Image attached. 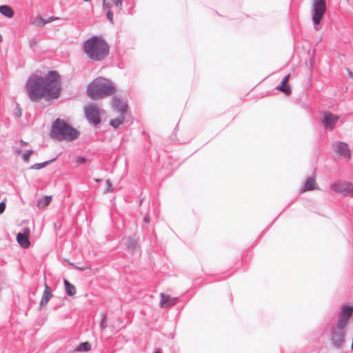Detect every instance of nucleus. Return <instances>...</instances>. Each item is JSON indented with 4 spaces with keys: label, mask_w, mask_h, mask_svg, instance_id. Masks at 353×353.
Wrapping results in <instances>:
<instances>
[{
    "label": "nucleus",
    "mask_w": 353,
    "mask_h": 353,
    "mask_svg": "<svg viewBox=\"0 0 353 353\" xmlns=\"http://www.w3.org/2000/svg\"><path fill=\"white\" fill-rule=\"evenodd\" d=\"M290 74H287L282 80L281 84L276 87V90L283 92V93L289 95L291 94V88L288 84V81L290 78Z\"/></svg>",
    "instance_id": "2eb2a0df"
},
{
    "label": "nucleus",
    "mask_w": 353,
    "mask_h": 353,
    "mask_svg": "<svg viewBox=\"0 0 353 353\" xmlns=\"http://www.w3.org/2000/svg\"><path fill=\"white\" fill-rule=\"evenodd\" d=\"M6 209V203L4 201L0 203V214H2Z\"/></svg>",
    "instance_id": "473e14b6"
},
{
    "label": "nucleus",
    "mask_w": 353,
    "mask_h": 353,
    "mask_svg": "<svg viewBox=\"0 0 353 353\" xmlns=\"http://www.w3.org/2000/svg\"><path fill=\"white\" fill-rule=\"evenodd\" d=\"M346 327L339 323L331 326L329 339L333 347L341 349L345 343Z\"/></svg>",
    "instance_id": "39448f33"
},
{
    "label": "nucleus",
    "mask_w": 353,
    "mask_h": 353,
    "mask_svg": "<svg viewBox=\"0 0 353 353\" xmlns=\"http://www.w3.org/2000/svg\"><path fill=\"white\" fill-rule=\"evenodd\" d=\"M127 102L118 96H114L112 99V108L114 110L120 114H125L128 110Z\"/></svg>",
    "instance_id": "f8f14e48"
},
{
    "label": "nucleus",
    "mask_w": 353,
    "mask_h": 353,
    "mask_svg": "<svg viewBox=\"0 0 353 353\" xmlns=\"http://www.w3.org/2000/svg\"><path fill=\"white\" fill-rule=\"evenodd\" d=\"M100 327L102 330H105V327H107L106 314H103V317H102V319L101 320V323H100Z\"/></svg>",
    "instance_id": "c85d7f7f"
},
{
    "label": "nucleus",
    "mask_w": 353,
    "mask_h": 353,
    "mask_svg": "<svg viewBox=\"0 0 353 353\" xmlns=\"http://www.w3.org/2000/svg\"><path fill=\"white\" fill-rule=\"evenodd\" d=\"M154 353H161V352L159 351H156Z\"/></svg>",
    "instance_id": "ea45409f"
},
{
    "label": "nucleus",
    "mask_w": 353,
    "mask_h": 353,
    "mask_svg": "<svg viewBox=\"0 0 353 353\" xmlns=\"http://www.w3.org/2000/svg\"><path fill=\"white\" fill-rule=\"evenodd\" d=\"M54 159H52V160H49V161H46L45 162H43V163H35L34 165H32L30 168L32 169V170H39V169H41L44 167H46V165H48V164H50V163H52Z\"/></svg>",
    "instance_id": "5701e85b"
},
{
    "label": "nucleus",
    "mask_w": 353,
    "mask_h": 353,
    "mask_svg": "<svg viewBox=\"0 0 353 353\" xmlns=\"http://www.w3.org/2000/svg\"><path fill=\"white\" fill-rule=\"evenodd\" d=\"M84 1H89L90 0H83Z\"/></svg>",
    "instance_id": "79ce46f5"
},
{
    "label": "nucleus",
    "mask_w": 353,
    "mask_h": 353,
    "mask_svg": "<svg viewBox=\"0 0 353 353\" xmlns=\"http://www.w3.org/2000/svg\"><path fill=\"white\" fill-rule=\"evenodd\" d=\"M107 1V0H102V1H103V2H105V1Z\"/></svg>",
    "instance_id": "a19ab883"
},
{
    "label": "nucleus",
    "mask_w": 353,
    "mask_h": 353,
    "mask_svg": "<svg viewBox=\"0 0 353 353\" xmlns=\"http://www.w3.org/2000/svg\"><path fill=\"white\" fill-rule=\"evenodd\" d=\"M14 114L18 118L21 117L22 115V110L19 107V104H17V106L14 110Z\"/></svg>",
    "instance_id": "cd10ccee"
},
{
    "label": "nucleus",
    "mask_w": 353,
    "mask_h": 353,
    "mask_svg": "<svg viewBox=\"0 0 353 353\" xmlns=\"http://www.w3.org/2000/svg\"><path fill=\"white\" fill-rule=\"evenodd\" d=\"M143 221L145 222V223H149L150 221V218L148 216H145L143 219Z\"/></svg>",
    "instance_id": "f704fd0d"
},
{
    "label": "nucleus",
    "mask_w": 353,
    "mask_h": 353,
    "mask_svg": "<svg viewBox=\"0 0 353 353\" xmlns=\"http://www.w3.org/2000/svg\"><path fill=\"white\" fill-rule=\"evenodd\" d=\"M110 8H111V5L110 4V3H107L106 1L103 2V9L104 10H106V11L111 10Z\"/></svg>",
    "instance_id": "7c9ffc66"
},
{
    "label": "nucleus",
    "mask_w": 353,
    "mask_h": 353,
    "mask_svg": "<svg viewBox=\"0 0 353 353\" xmlns=\"http://www.w3.org/2000/svg\"><path fill=\"white\" fill-rule=\"evenodd\" d=\"M2 41V36L0 34V42Z\"/></svg>",
    "instance_id": "58836bf2"
},
{
    "label": "nucleus",
    "mask_w": 353,
    "mask_h": 353,
    "mask_svg": "<svg viewBox=\"0 0 353 353\" xmlns=\"http://www.w3.org/2000/svg\"><path fill=\"white\" fill-rule=\"evenodd\" d=\"M332 149L340 157L351 159V152L347 143L342 141H335L332 143Z\"/></svg>",
    "instance_id": "9d476101"
},
{
    "label": "nucleus",
    "mask_w": 353,
    "mask_h": 353,
    "mask_svg": "<svg viewBox=\"0 0 353 353\" xmlns=\"http://www.w3.org/2000/svg\"><path fill=\"white\" fill-rule=\"evenodd\" d=\"M91 349V345L90 344V343L88 342H84V343H81L78 347L76 349V350L77 351H80V352H88Z\"/></svg>",
    "instance_id": "b1692460"
},
{
    "label": "nucleus",
    "mask_w": 353,
    "mask_h": 353,
    "mask_svg": "<svg viewBox=\"0 0 353 353\" xmlns=\"http://www.w3.org/2000/svg\"><path fill=\"white\" fill-rule=\"evenodd\" d=\"M65 292L67 295L72 296L76 294V288L74 285L71 284L68 280L64 279L63 281Z\"/></svg>",
    "instance_id": "6ab92c4d"
},
{
    "label": "nucleus",
    "mask_w": 353,
    "mask_h": 353,
    "mask_svg": "<svg viewBox=\"0 0 353 353\" xmlns=\"http://www.w3.org/2000/svg\"><path fill=\"white\" fill-rule=\"evenodd\" d=\"M84 112L88 122L94 126L97 125L101 122L99 117V110L97 105L90 103L84 107Z\"/></svg>",
    "instance_id": "0eeeda50"
},
{
    "label": "nucleus",
    "mask_w": 353,
    "mask_h": 353,
    "mask_svg": "<svg viewBox=\"0 0 353 353\" xmlns=\"http://www.w3.org/2000/svg\"><path fill=\"white\" fill-rule=\"evenodd\" d=\"M0 13L5 17H12L14 15V11L12 8L6 5L0 6Z\"/></svg>",
    "instance_id": "aec40b11"
},
{
    "label": "nucleus",
    "mask_w": 353,
    "mask_h": 353,
    "mask_svg": "<svg viewBox=\"0 0 353 353\" xmlns=\"http://www.w3.org/2000/svg\"><path fill=\"white\" fill-rule=\"evenodd\" d=\"M353 314V305H343L339 313V319L336 323L347 327Z\"/></svg>",
    "instance_id": "9b49d317"
},
{
    "label": "nucleus",
    "mask_w": 353,
    "mask_h": 353,
    "mask_svg": "<svg viewBox=\"0 0 353 353\" xmlns=\"http://www.w3.org/2000/svg\"><path fill=\"white\" fill-rule=\"evenodd\" d=\"M29 232H30L29 229H28V228H26V229H25V230H24V232H23V233L27 234L28 235V234H29Z\"/></svg>",
    "instance_id": "4c0bfd02"
},
{
    "label": "nucleus",
    "mask_w": 353,
    "mask_h": 353,
    "mask_svg": "<svg viewBox=\"0 0 353 353\" xmlns=\"http://www.w3.org/2000/svg\"><path fill=\"white\" fill-rule=\"evenodd\" d=\"M20 143H21V145H28V142H26V141H24L23 140H21V141H20Z\"/></svg>",
    "instance_id": "c9c22d12"
},
{
    "label": "nucleus",
    "mask_w": 353,
    "mask_h": 353,
    "mask_svg": "<svg viewBox=\"0 0 353 353\" xmlns=\"http://www.w3.org/2000/svg\"><path fill=\"white\" fill-rule=\"evenodd\" d=\"M314 189H318V188L316 187V181H315V176H310V177H308L307 179V180H306V181L305 183V185H304L303 192L311 191V190H313Z\"/></svg>",
    "instance_id": "f3484780"
},
{
    "label": "nucleus",
    "mask_w": 353,
    "mask_h": 353,
    "mask_svg": "<svg viewBox=\"0 0 353 353\" xmlns=\"http://www.w3.org/2000/svg\"><path fill=\"white\" fill-rule=\"evenodd\" d=\"M340 117L333 113L325 111L322 112L321 123L328 130H332L335 128L336 122Z\"/></svg>",
    "instance_id": "1a4fd4ad"
},
{
    "label": "nucleus",
    "mask_w": 353,
    "mask_h": 353,
    "mask_svg": "<svg viewBox=\"0 0 353 353\" xmlns=\"http://www.w3.org/2000/svg\"><path fill=\"white\" fill-rule=\"evenodd\" d=\"M326 12L325 0H313L312 6V18L315 30L320 29L319 25Z\"/></svg>",
    "instance_id": "423d86ee"
},
{
    "label": "nucleus",
    "mask_w": 353,
    "mask_h": 353,
    "mask_svg": "<svg viewBox=\"0 0 353 353\" xmlns=\"http://www.w3.org/2000/svg\"><path fill=\"white\" fill-rule=\"evenodd\" d=\"M124 241H125L124 243L128 249H130L131 250H134L136 249L137 243V241L134 238L128 237V238L125 239Z\"/></svg>",
    "instance_id": "4be33fe9"
},
{
    "label": "nucleus",
    "mask_w": 353,
    "mask_h": 353,
    "mask_svg": "<svg viewBox=\"0 0 353 353\" xmlns=\"http://www.w3.org/2000/svg\"><path fill=\"white\" fill-rule=\"evenodd\" d=\"M106 183H107V185H108V189H109V188L111 187V185H111V183H110V181L109 180H108V181H106Z\"/></svg>",
    "instance_id": "e433bc0d"
},
{
    "label": "nucleus",
    "mask_w": 353,
    "mask_h": 353,
    "mask_svg": "<svg viewBox=\"0 0 353 353\" xmlns=\"http://www.w3.org/2000/svg\"><path fill=\"white\" fill-rule=\"evenodd\" d=\"M125 120L124 114H120L119 117L115 119H112L110 121V124L114 128H117L121 124L123 123Z\"/></svg>",
    "instance_id": "412c9836"
},
{
    "label": "nucleus",
    "mask_w": 353,
    "mask_h": 353,
    "mask_svg": "<svg viewBox=\"0 0 353 353\" xmlns=\"http://www.w3.org/2000/svg\"><path fill=\"white\" fill-rule=\"evenodd\" d=\"M116 88L113 83L105 78L99 77L89 85L87 92L93 100H97L113 94Z\"/></svg>",
    "instance_id": "7ed1b4c3"
},
{
    "label": "nucleus",
    "mask_w": 353,
    "mask_h": 353,
    "mask_svg": "<svg viewBox=\"0 0 353 353\" xmlns=\"http://www.w3.org/2000/svg\"><path fill=\"white\" fill-rule=\"evenodd\" d=\"M112 3L118 8L119 11L123 9V1L122 0H111Z\"/></svg>",
    "instance_id": "bb28decb"
},
{
    "label": "nucleus",
    "mask_w": 353,
    "mask_h": 353,
    "mask_svg": "<svg viewBox=\"0 0 353 353\" xmlns=\"http://www.w3.org/2000/svg\"><path fill=\"white\" fill-rule=\"evenodd\" d=\"M27 94L33 102L43 98L57 99L60 94L61 79L56 71H49L46 76L31 75L26 85Z\"/></svg>",
    "instance_id": "f257e3e1"
},
{
    "label": "nucleus",
    "mask_w": 353,
    "mask_h": 353,
    "mask_svg": "<svg viewBox=\"0 0 353 353\" xmlns=\"http://www.w3.org/2000/svg\"><path fill=\"white\" fill-rule=\"evenodd\" d=\"M58 19V17H51L48 19H43L40 16H37L34 20V24L37 26H44L46 24Z\"/></svg>",
    "instance_id": "a211bd4d"
},
{
    "label": "nucleus",
    "mask_w": 353,
    "mask_h": 353,
    "mask_svg": "<svg viewBox=\"0 0 353 353\" xmlns=\"http://www.w3.org/2000/svg\"><path fill=\"white\" fill-rule=\"evenodd\" d=\"M85 161H86V159H85V157H78L77 158V163L78 164H83V163H84Z\"/></svg>",
    "instance_id": "2f4dec72"
},
{
    "label": "nucleus",
    "mask_w": 353,
    "mask_h": 353,
    "mask_svg": "<svg viewBox=\"0 0 353 353\" xmlns=\"http://www.w3.org/2000/svg\"><path fill=\"white\" fill-rule=\"evenodd\" d=\"M13 150H14V152L17 154H20L21 152L20 148H14Z\"/></svg>",
    "instance_id": "72a5a7b5"
},
{
    "label": "nucleus",
    "mask_w": 353,
    "mask_h": 353,
    "mask_svg": "<svg viewBox=\"0 0 353 353\" xmlns=\"http://www.w3.org/2000/svg\"><path fill=\"white\" fill-rule=\"evenodd\" d=\"M32 153L33 150H26L22 155L23 160L26 162L28 161L30 157L32 154Z\"/></svg>",
    "instance_id": "a878e982"
},
{
    "label": "nucleus",
    "mask_w": 353,
    "mask_h": 353,
    "mask_svg": "<svg viewBox=\"0 0 353 353\" xmlns=\"http://www.w3.org/2000/svg\"><path fill=\"white\" fill-rule=\"evenodd\" d=\"M106 16H107V19H108V21L111 23H114L113 12L112 10H108L106 12Z\"/></svg>",
    "instance_id": "c756f323"
},
{
    "label": "nucleus",
    "mask_w": 353,
    "mask_h": 353,
    "mask_svg": "<svg viewBox=\"0 0 353 353\" xmlns=\"http://www.w3.org/2000/svg\"><path fill=\"white\" fill-rule=\"evenodd\" d=\"M331 189L337 193L353 197V183L350 182H338L331 185Z\"/></svg>",
    "instance_id": "6e6552de"
},
{
    "label": "nucleus",
    "mask_w": 353,
    "mask_h": 353,
    "mask_svg": "<svg viewBox=\"0 0 353 353\" xmlns=\"http://www.w3.org/2000/svg\"><path fill=\"white\" fill-rule=\"evenodd\" d=\"M17 240L19 244L23 248H28L30 246L28 236L25 233H19L17 236Z\"/></svg>",
    "instance_id": "dca6fc26"
},
{
    "label": "nucleus",
    "mask_w": 353,
    "mask_h": 353,
    "mask_svg": "<svg viewBox=\"0 0 353 353\" xmlns=\"http://www.w3.org/2000/svg\"><path fill=\"white\" fill-rule=\"evenodd\" d=\"M52 201V197L50 196H44L41 200L39 201V206H46L49 205V203Z\"/></svg>",
    "instance_id": "393cba45"
},
{
    "label": "nucleus",
    "mask_w": 353,
    "mask_h": 353,
    "mask_svg": "<svg viewBox=\"0 0 353 353\" xmlns=\"http://www.w3.org/2000/svg\"><path fill=\"white\" fill-rule=\"evenodd\" d=\"M52 294L51 292V289L47 284H46L45 290L43 292L42 298L40 301V307H43L46 306L50 300V299L52 298Z\"/></svg>",
    "instance_id": "4468645a"
},
{
    "label": "nucleus",
    "mask_w": 353,
    "mask_h": 353,
    "mask_svg": "<svg viewBox=\"0 0 353 353\" xmlns=\"http://www.w3.org/2000/svg\"><path fill=\"white\" fill-rule=\"evenodd\" d=\"M83 50L92 61H101L109 54V45L102 37L93 36L84 41Z\"/></svg>",
    "instance_id": "f03ea898"
},
{
    "label": "nucleus",
    "mask_w": 353,
    "mask_h": 353,
    "mask_svg": "<svg viewBox=\"0 0 353 353\" xmlns=\"http://www.w3.org/2000/svg\"><path fill=\"white\" fill-rule=\"evenodd\" d=\"M178 301V298L170 297L168 295H165L163 293H161V301H160V306L162 308L170 307L176 304Z\"/></svg>",
    "instance_id": "ddd939ff"
},
{
    "label": "nucleus",
    "mask_w": 353,
    "mask_h": 353,
    "mask_svg": "<svg viewBox=\"0 0 353 353\" xmlns=\"http://www.w3.org/2000/svg\"><path fill=\"white\" fill-rule=\"evenodd\" d=\"M50 136L57 141H72L77 139L79 132L64 120L57 119L52 124Z\"/></svg>",
    "instance_id": "20e7f679"
}]
</instances>
